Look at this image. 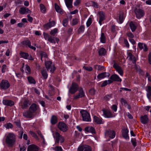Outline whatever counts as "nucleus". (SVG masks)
I'll use <instances>...</instances> for the list:
<instances>
[{"label":"nucleus","mask_w":151,"mask_h":151,"mask_svg":"<svg viewBox=\"0 0 151 151\" xmlns=\"http://www.w3.org/2000/svg\"><path fill=\"white\" fill-rule=\"evenodd\" d=\"M50 122L52 125H54L56 124L58 122L57 116L55 115L52 116L51 118Z\"/></svg>","instance_id":"nucleus-29"},{"label":"nucleus","mask_w":151,"mask_h":151,"mask_svg":"<svg viewBox=\"0 0 151 151\" xmlns=\"http://www.w3.org/2000/svg\"><path fill=\"white\" fill-rule=\"evenodd\" d=\"M10 86V84L8 81L6 80H3L0 84V88L1 89L6 90Z\"/></svg>","instance_id":"nucleus-6"},{"label":"nucleus","mask_w":151,"mask_h":151,"mask_svg":"<svg viewBox=\"0 0 151 151\" xmlns=\"http://www.w3.org/2000/svg\"><path fill=\"white\" fill-rule=\"evenodd\" d=\"M124 42L126 47L127 48H129V44L127 40L126 39H124Z\"/></svg>","instance_id":"nucleus-63"},{"label":"nucleus","mask_w":151,"mask_h":151,"mask_svg":"<svg viewBox=\"0 0 151 151\" xmlns=\"http://www.w3.org/2000/svg\"><path fill=\"white\" fill-rule=\"evenodd\" d=\"M109 73L104 72L99 74L97 76L98 79H100L104 78L106 76H109Z\"/></svg>","instance_id":"nucleus-23"},{"label":"nucleus","mask_w":151,"mask_h":151,"mask_svg":"<svg viewBox=\"0 0 151 151\" xmlns=\"http://www.w3.org/2000/svg\"><path fill=\"white\" fill-rule=\"evenodd\" d=\"M119 19L120 23H122L124 19L123 14H121L119 16Z\"/></svg>","instance_id":"nucleus-46"},{"label":"nucleus","mask_w":151,"mask_h":151,"mask_svg":"<svg viewBox=\"0 0 151 151\" xmlns=\"http://www.w3.org/2000/svg\"><path fill=\"white\" fill-rule=\"evenodd\" d=\"M58 127L59 129L63 132H66L68 129V127L64 122H60L58 124Z\"/></svg>","instance_id":"nucleus-9"},{"label":"nucleus","mask_w":151,"mask_h":151,"mask_svg":"<svg viewBox=\"0 0 151 151\" xmlns=\"http://www.w3.org/2000/svg\"><path fill=\"white\" fill-rule=\"evenodd\" d=\"M47 40L51 43H54V44L55 43V37H52L51 36H50L48 38V39H47Z\"/></svg>","instance_id":"nucleus-40"},{"label":"nucleus","mask_w":151,"mask_h":151,"mask_svg":"<svg viewBox=\"0 0 151 151\" xmlns=\"http://www.w3.org/2000/svg\"><path fill=\"white\" fill-rule=\"evenodd\" d=\"M84 151H91V147L89 146L86 145Z\"/></svg>","instance_id":"nucleus-52"},{"label":"nucleus","mask_w":151,"mask_h":151,"mask_svg":"<svg viewBox=\"0 0 151 151\" xmlns=\"http://www.w3.org/2000/svg\"><path fill=\"white\" fill-rule=\"evenodd\" d=\"M106 51L104 48H100L98 52L100 56L103 55H105Z\"/></svg>","instance_id":"nucleus-33"},{"label":"nucleus","mask_w":151,"mask_h":151,"mask_svg":"<svg viewBox=\"0 0 151 151\" xmlns=\"http://www.w3.org/2000/svg\"><path fill=\"white\" fill-rule=\"evenodd\" d=\"M5 127L7 129H12L13 127L12 124L10 123H7L4 125Z\"/></svg>","instance_id":"nucleus-39"},{"label":"nucleus","mask_w":151,"mask_h":151,"mask_svg":"<svg viewBox=\"0 0 151 151\" xmlns=\"http://www.w3.org/2000/svg\"><path fill=\"white\" fill-rule=\"evenodd\" d=\"M40 7L41 11L42 13H45L46 12V9L43 4H40Z\"/></svg>","instance_id":"nucleus-36"},{"label":"nucleus","mask_w":151,"mask_h":151,"mask_svg":"<svg viewBox=\"0 0 151 151\" xmlns=\"http://www.w3.org/2000/svg\"><path fill=\"white\" fill-rule=\"evenodd\" d=\"M128 130L127 128H124L122 130V136L125 139H129L128 135Z\"/></svg>","instance_id":"nucleus-22"},{"label":"nucleus","mask_w":151,"mask_h":151,"mask_svg":"<svg viewBox=\"0 0 151 151\" xmlns=\"http://www.w3.org/2000/svg\"><path fill=\"white\" fill-rule=\"evenodd\" d=\"M93 120L95 122L98 124H102L103 123V122L101 119L96 116H94Z\"/></svg>","instance_id":"nucleus-27"},{"label":"nucleus","mask_w":151,"mask_h":151,"mask_svg":"<svg viewBox=\"0 0 151 151\" xmlns=\"http://www.w3.org/2000/svg\"><path fill=\"white\" fill-rule=\"evenodd\" d=\"M6 67V65H3L2 66L1 71L3 73H4L5 72V70Z\"/></svg>","instance_id":"nucleus-62"},{"label":"nucleus","mask_w":151,"mask_h":151,"mask_svg":"<svg viewBox=\"0 0 151 151\" xmlns=\"http://www.w3.org/2000/svg\"><path fill=\"white\" fill-rule=\"evenodd\" d=\"M140 121L141 123L144 124H147L149 121V119L147 115H145L144 116H141L140 117Z\"/></svg>","instance_id":"nucleus-20"},{"label":"nucleus","mask_w":151,"mask_h":151,"mask_svg":"<svg viewBox=\"0 0 151 151\" xmlns=\"http://www.w3.org/2000/svg\"><path fill=\"white\" fill-rule=\"evenodd\" d=\"M63 24L64 27H66L68 24V20L67 19H64L63 21Z\"/></svg>","instance_id":"nucleus-51"},{"label":"nucleus","mask_w":151,"mask_h":151,"mask_svg":"<svg viewBox=\"0 0 151 151\" xmlns=\"http://www.w3.org/2000/svg\"><path fill=\"white\" fill-rule=\"evenodd\" d=\"M106 135L109 136L110 138L113 139L115 137L116 135V133L113 130H109L107 131L106 132Z\"/></svg>","instance_id":"nucleus-17"},{"label":"nucleus","mask_w":151,"mask_h":151,"mask_svg":"<svg viewBox=\"0 0 151 151\" xmlns=\"http://www.w3.org/2000/svg\"><path fill=\"white\" fill-rule=\"evenodd\" d=\"M113 83V81L111 80H108V81H105L101 85V87L105 86L107 85Z\"/></svg>","instance_id":"nucleus-34"},{"label":"nucleus","mask_w":151,"mask_h":151,"mask_svg":"<svg viewBox=\"0 0 151 151\" xmlns=\"http://www.w3.org/2000/svg\"><path fill=\"white\" fill-rule=\"evenodd\" d=\"M26 70L28 72H26L27 73H30L31 72V69L29 66L27 65H26Z\"/></svg>","instance_id":"nucleus-64"},{"label":"nucleus","mask_w":151,"mask_h":151,"mask_svg":"<svg viewBox=\"0 0 151 151\" xmlns=\"http://www.w3.org/2000/svg\"><path fill=\"white\" fill-rule=\"evenodd\" d=\"M39 150V147L34 145H29L27 148V151H38Z\"/></svg>","instance_id":"nucleus-15"},{"label":"nucleus","mask_w":151,"mask_h":151,"mask_svg":"<svg viewBox=\"0 0 151 151\" xmlns=\"http://www.w3.org/2000/svg\"><path fill=\"white\" fill-rule=\"evenodd\" d=\"M45 66L47 70H50V72L53 73L56 69L54 64L51 61H45Z\"/></svg>","instance_id":"nucleus-3"},{"label":"nucleus","mask_w":151,"mask_h":151,"mask_svg":"<svg viewBox=\"0 0 151 151\" xmlns=\"http://www.w3.org/2000/svg\"><path fill=\"white\" fill-rule=\"evenodd\" d=\"M131 142L133 146L135 147L137 145L136 140L135 139L132 138L131 139Z\"/></svg>","instance_id":"nucleus-45"},{"label":"nucleus","mask_w":151,"mask_h":151,"mask_svg":"<svg viewBox=\"0 0 151 151\" xmlns=\"http://www.w3.org/2000/svg\"><path fill=\"white\" fill-rule=\"evenodd\" d=\"M85 130L86 132H91L93 134L96 133L94 128L92 127H86L85 129Z\"/></svg>","instance_id":"nucleus-26"},{"label":"nucleus","mask_w":151,"mask_h":151,"mask_svg":"<svg viewBox=\"0 0 151 151\" xmlns=\"http://www.w3.org/2000/svg\"><path fill=\"white\" fill-rule=\"evenodd\" d=\"M79 93L75 96L74 98V99H77L80 98H82L85 96L84 92L82 88H80L79 90Z\"/></svg>","instance_id":"nucleus-13"},{"label":"nucleus","mask_w":151,"mask_h":151,"mask_svg":"<svg viewBox=\"0 0 151 151\" xmlns=\"http://www.w3.org/2000/svg\"><path fill=\"white\" fill-rule=\"evenodd\" d=\"M40 110L38 105L33 103L31 105L29 110L24 111L22 114L23 116L27 118L33 119L36 114V111Z\"/></svg>","instance_id":"nucleus-1"},{"label":"nucleus","mask_w":151,"mask_h":151,"mask_svg":"<svg viewBox=\"0 0 151 151\" xmlns=\"http://www.w3.org/2000/svg\"><path fill=\"white\" fill-rule=\"evenodd\" d=\"M86 145H83L80 146L78 148V151H83L84 150V148H85Z\"/></svg>","instance_id":"nucleus-54"},{"label":"nucleus","mask_w":151,"mask_h":151,"mask_svg":"<svg viewBox=\"0 0 151 151\" xmlns=\"http://www.w3.org/2000/svg\"><path fill=\"white\" fill-rule=\"evenodd\" d=\"M128 56L130 57L131 60H133V63L135 64L136 63V60L134 56L131 52H129L128 53Z\"/></svg>","instance_id":"nucleus-35"},{"label":"nucleus","mask_w":151,"mask_h":151,"mask_svg":"<svg viewBox=\"0 0 151 151\" xmlns=\"http://www.w3.org/2000/svg\"><path fill=\"white\" fill-rule=\"evenodd\" d=\"M27 79L30 83L33 84L36 83V81L33 77L30 76L28 77Z\"/></svg>","instance_id":"nucleus-37"},{"label":"nucleus","mask_w":151,"mask_h":151,"mask_svg":"<svg viewBox=\"0 0 151 151\" xmlns=\"http://www.w3.org/2000/svg\"><path fill=\"white\" fill-rule=\"evenodd\" d=\"M138 46L140 50L143 49L145 51H147L148 48L146 45L143 43L139 42L138 43Z\"/></svg>","instance_id":"nucleus-18"},{"label":"nucleus","mask_w":151,"mask_h":151,"mask_svg":"<svg viewBox=\"0 0 151 151\" xmlns=\"http://www.w3.org/2000/svg\"><path fill=\"white\" fill-rule=\"evenodd\" d=\"M57 32L58 29L57 28H55L53 30H51L50 31V35L54 36Z\"/></svg>","instance_id":"nucleus-44"},{"label":"nucleus","mask_w":151,"mask_h":151,"mask_svg":"<svg viewBox=\"0 0 151 151\" xmlns=\"http://www.w3.org/2000/svg\"><path fill=\"white\" fill-rule=\"evenodd\" d=\"M81 114L82 119L83 121L90 122L91 121V119L89 114L86 111L82 110L80 111Z\"/></svg>","instance_id":"nucleus-4"},{"label":"nucleus","mask_w":151,"mask_h":151,"mask_svg":"<svg viewBox=\"0 0 151 151\" xmlns=\"http://www.w3.org/2000/svg\"><path fill=\"white\" fill-rule=\"evenodd\" d=\"M20 55L24 59L30 60H33L34 59V58L32 57L31 55H29L27 53L21 52L20 53Z\"/></svg>","instance_id":"nucleus-10"},{"label":"nucleus","mask_w":151,"mask_h":151,"mask_svg":"<svg viewBox=\"0 0 151 151\" xmlns=\"http://www.w3.org/2000/svg\"><path fill=\"white\" fill-rule=\"evenodd\" d=\"M110 78L112 81L118 82H121L122 81V79L118 75L115 74L112 75L110 77Z\"/></svg>","instance_id":"nucleus-16"},{"label":"nucleus","mask_w":151,"mask_h":151,"mask_svg":"<svg viewBox=\"0 0 151 151\" xmlns=\"http://www.w3.org/2000/svg\"><path fill=\"white\" fill-rule=\"evenodd\" d=\"M78 88L79 86L76 83H72L69 91L71 94H73L78 90Z\"/></svg>","instance_id":"nucleus-8"},{"label":"nucleus","mask_w":151,"mask_h":151,"mask_svg":"<svg viewBox=\"0 0 151 151\" xmlns=\"http://www.w3.org/2000/svg\"><path fill=\"white\" fill-rule=\"evenodd\" d=\"M55 7L57 12L62 14L63 13L62 9L57 4V3L55 4Z\"/></svg>","instance_id":"nucleus-28"},{"label":"nucleus","mask_w":151,"mask_h":151,"mask_svg":"<svg viewBox=\"0 0 151 151\" xmlns=\"http://www.w3.org/2000/svg\"><path fill=\"white\" fill-rule=\"evenodd\" d=\"M116 70L118 72V73L121 76H123V72L121 67L117 69H116Z\"/></svg>","instance_id":"nucleus-47"},{"label":"nucleus","mask_w":151,"mask_h":151,"mask_svg":"<svg viewBox=\"0 0 151 151\" xmlns=\"http://www.w3.org/2000/svg\"><path fill=\"white\" fill-rule=\"evenodd\" d=\"M40 54L42 57H44L45 58H47L48 57L47 53L43 51L40 52Z\"/></svg>","instance_id":"nucleus-41"},{"label":"nucleus","mask_w":151,"mask_h":151,"mask_svg":"<svg viewBox=\"0 0 151 151\" xmlns=\"http://www.w3.org/2000/svg\"><path fill=\"white\" fill-rule=\"evenodd\" d=\"M134 12L136 17L138 19H140L145 14V12L143 10L140 9H137L136 7L134 8Z\"/></svg>","instance_id":"nucleus-5"},{"label":"nucleus","mask_w":151,"mask_h":151,"mask_svg":"<svg viewBox=\"0 0 151 151\" xmlns=\"http://www.w3.org/2000/svg\"><path fill=\"white\" fill-rule=\"evenodd\" d=\"M30 133L31 135L35 138L37 139L38 138V136L35 133L32 131H30Z\"/></svg>","instance_id":"nucleus-53"},{"label":"nucleus","mask_w":151,"mask_h":151,"mask_svg":"<svg viewBox=\"0 0 151 151\" xmlns=\"http://www.w3.org/2000/svg\"><path fill=\"white\" fill-rule=\"evenodd\" d=\"M78 22V20L77 19L75 18L73 19L72 20V25H76Z\"/></svg>","instance_id":"nucleus-48"},{"label":"nucleus","mask_w":151,"mask_h":151,"mask_svg":"<svg viewBox=\"0 0 151 151\" xmlns=\"http://www.w3.org/2000/svg\"><path fill=\"white\" fill-rule=\"evenodd\" d=\"M55 150L56 151H62L63 149L60 146H56L55 147Z\"/></svg>","instance_id":"nucleus-58"},{"label":"nucleus","mask_w":151,"mask_h":151,"mask_svg":"<svg viewBox=\"0 0 151 151\" xmlns=\"http://www.w3.org/2000/svg\"><path fill=\"white\" fill-rule=\"evenodd\" d=\"M2 103L3 104L7 106H12L14 105V102L9 100L4 99Z\"/></svg>","instance_id":"nucleus-14"},{"label":"nucleus","mask_w":151,"mask_h":151,"mask_svg":"<svg viewBox=\"0 0 151 151\" xmlns=\"http://www.w3.org/2000/svg\"><path fill=\"white\" fill-rule=\"evenodd\" d=\"M90 93L92 95H94L95 93V91L94 89L91 88L89 91Z\"/></svg>","instance_id":"nucleus-60"},{"label":"nucleus","mask_w":151,"mask_h":151,"mask_svg":"<svg viewBox=\"0 0 151 151\" xmlns=\"http://www.w3.org/2000/svg\"><path fill=\"white\" fill-rule=\"evenodd\" d=\"M55 24V22L54 21H52L49 23H48L44 25L43 27L45 28L48 29L49 28L53 26Z\"/></svg>","instance_id":"nucleus-21"},{"label":"nucleus","mask_w":151,"mask_h":151,"mask_svg":"<svg viewBox=\"0 0 151 151\" xmlns=\"http://www.w3.org/2000/svg\"><path fill=\"white\" fill-rule=\"evenodd\" d=\"M16 141V136L12 133H8L5 139V142L8 147H12Z\"/></svg>","instance_id":"nucleus-2"},{"label":"nucleus","mask_w":151,"mask_h":151,"mask_svg":"<svg viewBox=\"0 0 151 151\" xmlns=\"http://www.w3.org/2000/svg\"><path fill=\"white\" fill-rule=\"evenodd\" d=\"M83 68H84L86 70L88 71H92L93 70V68L91 67L84 66L83 67Z\"/></svg>","instance_id":"nucleus-56"},{"label":"nucleus","mask_w":151,"mask_h":151,"mask_svg":"<svg viewBox=\"0 0 151 151\" xmlns=\"http://www.w3.org/2000/svg\"><path fill=\"white\" fill-rule=\"evenodd\" d=\"M147 87V89L146 90L147 92V96L149 99H151V87L148 86Z\"/></svg>","instance_id":"nucleus-30"},{"label":"nucleus","mask_w":151,"mask_h":151,"mask_svg":"<svg viewBox=\"0 0 151 151\" xmlns=\"http://www.w3.org/2000/svg\"><path fill=\"white\" fill-rule=\"evenodd\" d=\"M67 7L68 8H73L72 2L73 0H65Z\"/></svg>","instance_id":"nucleus-25"},{"label":"nucleus","mask_w":151,"mask_h":151,"mask_svg":"<svg viewBox=\"0 0 151 151\" xmlns=\"http://www.w3.org/2000/svg\"><path fill=\"white\" fill-rule=\"evenodd\" d=\"M56 140L55 143L56 144H58L59 141L61 143H62L64 142L65 139L64 137L61 135H60V133L58 132H56L55 133Z\"/></svg>","instance_id":"nucleus-7"},{"label":"nucleus","mask_w":151,"mask_h":151,"mask_svg":"<svg viewBox=\"0 0 151 151\" xmlns=\"http://www.w3.org/2000/svg\"><path fill=\"white\" fill-rule=\"evenodd\" d=\"M30 104L31 102L29 101L28 99H25L22 106V108L23 109H25L28 107Z\"/></svg>","instance_id":"nucleus-24"},{"label":"nucleus","mask_w":151,"mask_h":151,"mask_svg":"<svg viewBox=\"0 0 151 151\" xmlns=\"http://www.w3.org/2000/svg\"><path fill=\"white\" fill-rule=\"evenodd\" d=\"M111 97V95H108L104 96V99L106 101H108L109 100Z\"/></svg>","instance_id":"nucleus-50"},{"label":"nucleus","mask_w":151,"mask_h":151,"mask_svg":"<svg viewBox=\"0 0 151 151\" xmlns=\"http://www.w3.org/2000/svg\"><path fill=\"white\" fill-rule=\"evenodd\" d=\"M121 101L122 104H124V105L125 106L126 104H127V102L124 98H122L121 100Z\"/></svg>","instance_id":"nucleus-59"},{"label":"nucleus","mask_w":151,"mask_h":151,"mask_svg":"<svg viewBox=\"0 0 151 151\" xmlns=\"http://www.w3.org/2000/svg\"><path fill=\"white\" fill-rule=\"evenodd\" d=\"M31 12L30 10L25 7H21L19 10V13L22 14L30 13Z\"/></svg>","instance_id":"nucleus-12"},{"label":"nucleus","mask_w":151,"mask_h":151,"mask_svg":"<svg viewBox=\"0 0 151 151\" xmlns=\"http://www.w3.org/2000/svg\"><path fill=\"white\" fill-rule=\"evenodd\" d=\"M43 35L44 38L46 40H47L48 39V38L50 36H49L47 33L45 32H43Z\"/></svg>","instance_id":"nucleus-55"},{"label":"nucleus","mask_w":151,"mask_h":151,"mask_svg":"<svg viewBox=\"0 0 151 151\" xmlns=\"http://www.w3.org/2000/svg\"><path fill=\"white\" fill-rule=\"evenodd\" d=\"M127 36L128 37L131 38H133L134 37V35L131 32L127 33Z\"/></svg>","instance_id":"nucleus-57"},{"label":"nucleus","mask_w":151,"mask_h":151,"mask_svg":"<svg viewBox=\"0 0 151 151\" xmlns=\"http://www.w3.org/2000/svg\"><path fill=\"white\" fill-rule=\"evenodd\" d=\"M101 42L104 43L106 42V38L103 33H101V37H100Z\"/></svg>","instance_id":"nucleus-38"},{"label":"nucleus","mask_w":151,"mask_h":151,"mask_svg":"<svg viewBox=\"0 0 151 151\" xmlns=\"http://www.w3.org/2000/svg\"><path fill=\"white\" fill-rule=\"evenodd\" d=\"M81 0H76L74 3V5L75 6H76L78 5L81 3Z\"/></svg>","instance_id":"nucleus-61"},{"label":"nucleus","mask_w":151,"mask_h":151,"mask_svg":"<svg viewBox=\"0 0 151 151\" xmlns=\"http://www.w3.org/2000/svg\"><path fill=\"white\" fill-rule=\"evenodd\" d=\"M129 26L132 31V32H134L137 28V27L132 22H131L130 23Z\"/></svg>","instance_id":"nucleus-31"},{"label":"nucleus","mask_w":151,"mask_h":151,"mask_svg":"<svg viewBox=\"0 0 151 151\" xmlns=\"http://www.w3.org/2000/svg\"><path fill=\"white\" fill-rule=\"evenodd\" d=\"M85 29L84 26L83 25H81L78 29L79 33L83 32L84 31Z\"/></svg>","instance_id":"nucleus-42"},{"label":"nucleus","mask_w":151,"mask_h":151,"mask_svg":"<svg viewBox=\"0 0 151 151\" xmlns=\"http://www.w3.org/2000/svg\"><path fill=\"white\" fill-rule=\"evenodd\" d=\"M103 114L104 116L106 118H111L112 117V113L109 110H103Z\"/></svg>","instance_id":"nucleus-19"},{"label":"nucleus","mask_w":151,"mask_h":151,"mask_svg":"<svg viewBox=\"0 0 151 151\" xmlns=\"http://www.w3.org/2000/svg\"><path fill=\"white\" fill-rule=\"evenodd\" d=\"M42 75L44 79H46L48 77V74L46 70L44 69L41 71Z\"/></svg>","instance_id":"nucleus-32"},{"label":"nucleus","mask_w":151,"mask_h":151,"mask_svg":"<svg viewBox=\"0 0 151 151\" xmlns=\"http://www.w3.org/2000/svg\"><path fill=\"white\" fill-rule=\"evenodd\" d=\"M98 14L99 18V23L101 25L102 24V22L105 19V13L101 11L99 12Z\"/></svg>","instance_id":"nucleus-11"},{"label":"nucleus","mask_w":151,"mask_h":151,"mask_svg":"<svg viewBox=\"0 0 151 151\" xmlns=\"http://www.w3.org/2000/svg\"><path fill=\"white\" fill-rule=\"evenodd\" d=\"M91 4L92 6L96 8H98V5L96 2L93 1H91Z\"/></svg>","instance_id":"nucleus-49"},{"label":"nucleus","mask_w":151,"mask_h":151,"mask_svg":"<svg viewBox=\"0 0 151 151\" xmlns=\"http://www.w3.org/2000/svg\"><path fill=\"white\" fill-rule=\"evenodd\" d=\"M92 23V19L91 18H89L88 19V20L87 22H86V25L88 27H89L91 24Z\"/></svg>","instance_id":"nucleus-43"}]
</instances>
